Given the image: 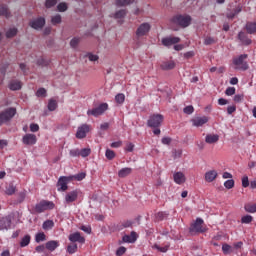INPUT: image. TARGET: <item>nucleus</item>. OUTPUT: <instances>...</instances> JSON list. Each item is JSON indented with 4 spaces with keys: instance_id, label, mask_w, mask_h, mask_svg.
Returning a JSON list of instances; mask_svg holds the SVG:
<instances>
[{
    "instance_id": "nucleus-1",
    "label": "nucleus",
    "mask_w": 256,
    "mask_h": 256,
    "mask_svg": "<svg viewBox=\"0 0 256 256\" xmlns=\"http://www.w3.org/2000/svg\"><path fill=\"white\" fill-rule=\"evenodd\" d=\"M164 117L161 114H153L149 117L147 121L148 127L153 130L154 135H161V123H163Z\"/></svg>"
},
{
    "instance_id": "nucleus-2",
    "label": "nucleus",
    "mask_w": 256,
    "mask_h": 256,
    "mask_svg": "<svg viewBox=\"0 0 256 256\" xmlns=\"http://www.w3.org/2000/svg\"><path fill=\"white\" fill-rule=\"evenodd\" d=\"M247 54H242L240 56H236L232 59V65H234V69L239 71H247L249 69V64L247 63Z\"/></svg>"
},
{
    "instance_id": "nucleus-3",
    "label": "nucleus",
    "mask_w": 256,
    "mask_h": 256,
    "mask_svg": "<svg viewBox=\"0 0 256 256\" xmlns=\"http://www.w3.org/2000/svg\"><path fill=\"white\" fill-rule=\"evenodd\" d=\"M51 209H55V204L47 200L40 201L34 207L35 213H45V211H49Z\"/></svg>"
},
{
    "instance_id": "nucleus-4",
    "label": "nucleus",
    "mask_w": 256,
    "mask_h": 256,
    "mask_svg": "<svg viewBox=\"0 0 256 256\" xmlns=\"http://www.w3.org/2000/svg\"><path fill=\"white\" fill-rule=\"evenodd\" d=\"M150 31H151V23L143 22L136 29V32H135L136 39H142V37H147Z\"/></svg>"
},
{
    "instance_id": "nucleus-5",
    "label": "nucleus",
    "mask_w": 256,
    "mask_h": 256,
    "mask_svg": "<svg viewBox=\"0 0 256 256\" xmlns=\"http://www.w3.org/2000/svg\"><path fill=\"white\" fill-rule=\"evenodd\" d=\"M202 218H197L196 221L190 226V233H206L207 226H204Z\"/></svg>"
},
{
    "instance_id": "nucleus-6",
    "label": "nucleus",
    "mask_w": 256,
    "mask_h": 256,
    "mask_svg": "<svg viewBox=\"0 0 256 256\" xmlns=\"http://www.w3.org/2000/svg\"><path fill=\"white\" fill-rule=\"evenodd\" d=\"M17 114V109L15 108H7L6 110L0 113V126L3 123H7V121H11L13 117Z\"/></svg>"
},
{
    "instance_id": "nucleus-7",
    "label": "nucleus",
    "mask_w": 256,
    "mask_h": 256,
    "mask_svg": "<svg viewBox=\"0 0 256 256\" xmlns=\"http://www.w3.org/2000/svg\"><path fill=\"white\" fill-rule=\"evenodd\" d=\"M71 181H73V177L70 176H61L58 179V182L56 184L57 186V191L59 192H65L67 191V189H69V183H71Z\"/></svg>"
},
{
    "instance_id": "nucleus-8",
    "label": "nucleus",
    "mask_w": 256,
    "mask_h": 256,
    "mask_svg": "<svg viewBox=\"0 0 256 256\" xmlns=\"http://www.w3.org/2000/svg\"><path fill=\"white\" fill-rule=\"evenodd\" d=\"M173 23L180 25V27H189L191 25V16L176 15L173 17Z\"/></svg>"
},
{
    "instance_id": "nucleus-9",
    "label": "nucleus",
    "mask_w": 256,
    "mask_h": 256,
    "mask_svg": "<svg viewBox=\"0 0 256 256\" xmlns=\"http://www.w3.org/2000/svg\"><path fill=\"white\" fill-rule=\"evenodd\" d=\"M109 109V104L108 103H102L98 107L88 110L87 115H92L93 117H99V115H103L104 112Z\"/></svg>"
},
{
    "instance_id": "nucleus-10",
    "label": "nucleus",
    "mask_w": 256,
    "mask_h": 256,
    "mask_svg": "<svg viewBox=\"0 0 256 256\" xmlns=\"http://www.w3.org/2000/svg\"><path fill=\"white\" fill-rule=\"evenodd\" d=\"M45 18L44 17H38L29 22V26L32 29H35L36 31H41L45 27Z\"/></svg>"
},
{
    "instance_id": "nucleus-11",
    "label": "nucleus",
    "mask_w": 256,
    "mask_h": 256,
    "mask_svg": "<svg viewBox=\"0 0 256 256\" xmlns=\"http://www.w3.org/2000/svg\"><path fill=\"white\" fill-rule=\"evenodd\" d=\"M91 131V126L89 124H82L78 127L76 132V139H85L87 137V133Z\"/></svg>"
},
{
    "instance_id": "nucleus-12",
    "label": "nucleus",
    "mask_w": 256,
    "mask_h": 256,
    "mask_svg": "<svg viewBox=\"0 0 256 256\" xmlns=\"http://www.w3.org/2000/svg\"><path fill=\"white\" fill-rule=\"evenodd\" d=\"M79 197V190H72L68 193H66L64 197V201L67 205H71V203H75Z\"/></svg>"
},
{
    "instance_id": "nucleus-13",
    "label": "nucleus",
    "mask_w": 256,
    "mask_h": 256,
    "mask_svg": "<svg viewBox=\"0 0 256 256\" xmlns=\"http://www.w3.org/2000/svg\"><path fill=\"white\" fill-rule=\"evenodd\" d=\"M181 42V38L179 37H165L162 38V45H164V47H171V45H177V43Z\"/></svg>"
},
{
    "instance_id": "nucleus-14",
    "label": "nucleus",
    "mask_w": 256,
    "mask_h": 256,
    "mask_svg": "<svg viewBox=\"0 0 256 256\" xmlns=\"http://www.w3.org/2000/svg\"><path fill=\"white\" fill-rule=\"evenodd\" d=\"M208 122H209V118L207 116L195 117L191 120L193 127H203V125H205V123H208Z\"/></svg>"
},
{
    "instance_id": "nucleus-15",
    "label": "nucleus",
    "mask_w": 256,
    "mask_h": 256,
    "mask_svg": "<svg viewBox=\"0 0 256 256\" xmlns=\"http://www.w3.org/2000/svg\"><path fill=\"white\" fill-rule=\"evenodd\" d=\"M24 145H35L37 143V136L35 134H25L22 138Z\"/></svg>"
},
{
    "instance_id": "nucleus-16",
    "label": "nucleus",
    "mask_w": 256,
    "mask_h": 256,
    "mask_svg": "<svg viewBox=\"0 0 256 256\" xmlns=\"http://www.w3.org/2000/svg\"><path fill=\"white\" fill-rule=\"evenodd\" d=\"M219 176V173H217V170H209L205 173L204 179L206 183H213L215 179Z\"/></svg>"
},
{
    "instance_id": "nucleus-17",
    "label": "nucleus",
    "mask_w": 256,
    "mask_h": 256,
    "mask_svg": "<svg viewBox=\"0 0 256 256\" xmlns=\"http://www.w3.org/2000/svg\"><path fill=\"white\" fill-rule=\"evenodd\" d=\"M174 183L176 185H183L187 181V178L185 177V174L183 172H175L173 174Z\"/></svg>"
},
{
    "instance_id": "nucleus-18",
    "label": "nucleus",
    "mask_w": 256,
    "mask_h": 256,
    "mask_svg": "<svg viewBox=\"0 0 256 256\" xmlns=\"http://www.w3.org/2000/svg\"><path fill=\"white\" fill-rule=\"evenodd\" d=\"M69 241L72 243H85V237L81 236V233L76 232L69 235Z\"/></svg>"
},
{
    "instance_id": "nucleus-19",
    "label": "nucleus",
    "mask_w": 256,
    "mask_h": 256,
    "mask_svg": "<svg viewBox=\"0 0 256 256\" xmlns=\"http://www.w3.org/2000/svg\"><path fill=\"white\" fill-rule=\"evenodd\" d=\"M122 240L123 243H135V241H137V233L132 231L130 235H124Z\"/></svg>"
},
{
    "instance_id": "nucleus-20",
    "label": "nucleus",
    "mask_w": 256,
    "mask_h": 256,
    "mask_svg": "<svg viewBox=\"0 0 256 256\" xmlns=\"http://www.w3.org/2000/svg\"><path fill=\"white\" fill-rule=\"evenodd\" d=\"M4 229H11V218H2L0 220V231H4Z\"/></svg>"
},
{
    "instance_id": "nucleus-21",
    "label": "nucleus",
    "mask_w": 256,
    "mask_h": 256,
    "mask_svg": "<svg viewBox=\"0 0 256 256\" xmlns=\"http://www.w3.org/2000/svg\"><path fill=\"white\" fill-rule=\"evenodd\" d=\"M160 67H161V69H163V71H171V69H175V61H173V60L164 61V62H162Z\"/></svg>"
},
{
    "instance_id": "nucleus-22",
    "label": "nucleus",
    "mask_w": 256,
    "mask_h": 256,
    "mask_svg": "<svg viewBox=\"0 0 256 256\" xmlns=\"http://www.w3.org/2000/svg\"><path fill=\"white\" fill-rule=\"evenodd\" d=\"M131 173H133V168H122L120 171H118V177H120V179H125V177H129Z\"/></svg>"
},
{
    "instance_id": "nucleus-23",
    "label": "nucleus",
    "mask_w": 256,
    "mask_h": 256,
    "mask_svg": "<svg viewBox=\"0 0 256 256\" xmlns=\"http://www.w3.org/2000/svg\"><path fill=\"white\" fill-rule=\"evenodd\" d=\"M238 39L241 41L242 45H251V39H249L245 32H239Z\"/></svg>"
},
{
    "instance_id": "nucleus-24",
    "label": "nucleus",
    "mask_w": 256,
    "mask_h": 256,
    "mask_svg": "<svg viewBox=\"0 0 256 256\" xmlns=\"http://www.w3.org/2000/svg\"><path fill=\"white\" fill-rule=\"evenodd\" d=\"M219 141V135L217 134H207L205 138V142L209 145H213V143H217Z\"/></svg>"
},
{
    "instance_id": "nucleus-25",
    "label": "nucleus",
    "mask_w": 256,
    "mask_h": 256,
    "mask_svg": "<svg viewBox=\"0 0 256 256\" xmlns=\"http://www.w3.org/2000/svg\"><path fill=\"white\" fill-rule=\"evenodd\" d=\"M45 247L48 251H55V249H57V247H59V241H57V240L48 241L45 244Z\"/></svg>"
},
{
    "instance_id": "nucleus-26",
    "label": "nucleus",
    "mask_w": 256,
    "mask_h": 256,
    "mask_svg": "<svg viewBox=\"0 0 256 256\" xmlns=\"http://www.w3.org/2000/svg\"><path fill=\"white\" fill-rule=\"evenodd\" d=\"M22 84L19 80H12L9 84V89L11 91H19L21 90Z\"/></svg>"
},
{
    "instance_id": "nucleus-27",
    "label": "nucleus",
    "mask_w": 256,
    "mask_h": 256,
    "mask_svg": "<svg viewBox=\"0 0 256 256\" xmlns=\"http://www.w3.org/2000/svg\"><path fill=\"white\" fill-rule=\"evenodd\" d=\"M245 29L249 35H253L256 33V22H247Z\"/></svg>"
},
{
    "instance_id": "nucleus-28",
    "label": "nucleus",
    "mask_w": 256,
    "mask_h": 256,
    "mask_svg": "<svg viewBox=\"0 0 256 256\" xmlns=\"http://www.w3.org/2000/svg\"><path fill=\"white\" fill-rule=\"evenodd\" d=\"M242 11L241 6L236 7L234 10L228 12L226 14V17L228 19H235L236 15H239V13Z\"/></svg>"
},
{
    "instance_id": "nucleus-29",
    "label": "nucleus",
    "mask_w": 256,
    "mask_h": 256,
    "mask_svg": "<svg viewBox=\"0 0 256 256\" xmlns=\"http://www.w3.org/2000/svg\"><path fill=\"white\" fill-rule=\"evenodd\" d=\"M0 16L6 17L7 19L11 17V12H9V8H7V5H0Z\"/></svg>"
},
{
    "instance_id": "nucleus-30",
    "label": "nucleus",
    "mask_w": 256,
    "mask_h": 256,
    "mask_svg": "<svg viewBox=\"0 0 256 256\" xmlns=\"http://www.w3.org/2000/svg\"><path fill=\"white\" fill-rule=\"evenodd\" d=\"M246 213H256V203H247L244 205Z\"/></svg>"
},
{
    "instance_id": "nucleus-31",
    "label": "nucleus",
    "mask_w": 256,
    "mask_h": 256,
    "mask_svg": "<svg viewBox=\"0 0 256 256\" xmlns=\"http://www.w3.org/2000/svg\"><path fill=\"white\" fill-rule=\"evenodd\" d=\"M115 3L117 7H127V5L135 3V0H116Z\"/></svg>"
},
{
    "instance_id": "nucleus-32",
    "label": "nucleus",
    "mask_w": 256,
    "mask_h": 256,
    "mask_svg": "<svg viewBox=\"0 0 256 256\" xmlns=\"http://www.w3.org/2000/svg\"><path fill=\"white\" fill-rule=\"evenodd\" d=\"M31 243V235H25L20 241V247H27Z\"/></svg>"
},
{
    "instance_id": "nucleus-33",
    "label": "nucleus",
    "mask_w": 256,
    "mask_h": 256,
    "mask_svg": "<svg viewBox=\"0 0 256 256\" xmlns=\"http://www.w3.org/2000/svg\"><path fill=\"white\" fill-rule=\"evenodd\" d=\"M42 227L45 231H49V229H51L52 227H55V222H53V220H46L43 223Z\"/></svg>"
},
{
    "instance_id": "nucleus-34",
    "label": "nucleus",
    "mask_w": 256,
    "mask_h": 256,
    "mask_svg": "<svg viewBox=\"0 0 256 256\" xmlns=\"http://www.w3.org/2000/svg\"><path fill=\"white\" fill-rule=\"evenodd\" d=\"M18 33L17 28H10L7 32H6V37L7 39H13V37H15Z\"/></svg>"
},
{
    "instance_id": "nucleus-35",
    "label": "nucleus",
    "mask_w": 256,
    "mask_h": 256,
    "mask_svg": "<svg viewBox=\"0 0 256 256\" xmlns=\"http://www.w3.org/2000/svg\"><path fill=\"white\" fill-rule=\"evenodd\" d=\"M115 101L118 105H123L125 103V94L119 93L115 96Z\"/></svg>"
},
{
    "instance_id": "nucleus-36",
    "label": "nucleus",
    "mask_w": 256,
    "mask_h": 256,
    "mask_svg": "<svg viewBox=\"0 0 256 256\" xmlns=\"http://www.w3.org/2000/svg\"><path fill=\"white\" fill-rule=\"evenodd\" d=\"M46 239H47V236L43 232L37 233L35 236L36 243H41V241H45Z\"/></svg>"
},
{
    "instance_id": "nucleus-37",
    "label": "nucleus",
    "mask_w": 256,
    "mask_h": 256,
    "mask_svg": "<svg viewBox=\"0 0 256 256\" xmlns=\"http://www.w3.org/2000/svg\"><path fill=\"white\" fill-rule=\"evenodd\" d=\"M127 15V10L121 9L114 14L115 19H123Z\"/></svg>"
},
{
    "instance_id": "nucleus-38",
    "label": "nucleus",
    "mask_w": 256,
    "mask_h": 256,
    "mask_svg": "<svg viewBox=\"0 0 256 256\" xmlns=\"http://www.w3.org/2000/svg\"><path fill=\"white\" fill-rule=\"evenodd\" d=\"M55 109H57V100L50 99L48 102V110L55 111Z\"/></svg>"
},
{
    "instance_id": "nucleus-39",
    "label": "nucleus",
    "mask_w": 256,
    "mask_h": 256,
    "mask_svg": "<svg viewBox=\"0 0 256 256\" xmlns=\"http://www.w3.org/2000/svg\"><path fill=\"white\" fill-rule=\"evenodd\" d=\"M105 157L109 161H113V159H115V151H113L111 149H107L106 152H105Z\"/></svg>"
},
{
    "instance_id": "nucleus-40",
    "label": "nucleus",
    "mask_w": 256,
    "mask_h": 256,
    "mask_svg": "<svg viewBox=\"0 0 256 256\" xmlns=\"http://www.w3.org/2000/svg\"><path fill=\"white\" fill-rule=\"evenodd\" d=\"M72 177V180L75 179L76 181H83V179H85V177H87V174L85 172H81V173H78L74 176H70Z\"/></svg>"
},
{
    "instance_id": "nucleus-41",
    "label": "nucleus",
    "mask_w": 256,
    "mask_h": 256,
    "mask_svg": "<svg viewBox=\"0 0 256 256\" xmlns=\"http://www.w3.org/2000/svg\"><path fill=\"white\" fill-rule=\"evenodd\" d=\"M253 221V216L251 215H245L241 218V223H244L245 225H249Z\"/></svg>"
},
{
    "instance_id": "nucleus-42",
    "label": "nucleus",
    "mask_w": 256,
    "mask_h": 256,
    "mask_svg": "<svg viewBox=\"0 0 256 256\" xmlns=\"http://www.w3.org/2000/svg\"><path fill=\"white\" fill-rule=\"evenodd\" d=\"M77 248V244L68 245L67 253H69V255H73L74 253H77Z\"/></svg>"
},
{
    "instance_id": "nucleus-43",
    "label": "nucleus",
    "mask_w": 256,
    "mask_h": 256,
    "mask_svg": "<svg viewBox=\"0 0 256 256\" xmlns=\"http://www.w3.org/2000/svg\"><path fill=\"white\" fill-rule=\"evenodd\" d=\"M224 187L226 189H233L235 187V180L230 179L224 182Z\"/></svg>"
},
{
    "instance_id": "nucleus-44",
    "label": "nucleus",
    "mask_w": 256,
    "mask_h": 256,
    "mask_svg": "<svg viewBox=\"0 0 256 256\" xmlns=\"http://www.w3.org/2000/svg\"><path fill=\"white\" fill-rule=\"evenodd\" d=\"M57 9L60 13H65V11H67L68 9L67 3L61 2L60 4H58Z\"/></svg>"
},
{
    "instance_id": "nucleus-45",
    "label": "nucleus",
    "mask_w": 256,
    "mask_h": 256,
    "mask_svg": "<svg viewBox=\"0 0 256 256\" xmlns=\"http://www.w3.org/2000/svg\"><path fill=\"white\" fill-rule=\"evenodd\" d=\"M15 191H17L15 186L9 185L8 187H6L5 193H6V195H15Z\"/></svg>"
},
{
    "instance_id": "nucleus-46",
    "label": "nucleus",
    "mask_w": 256,
    "mask_h": 256,
    "mask_svg": "<svg viewBox=\"0 0 256 256\" xmlns=\"http://www.w3.org/2000/svg\"><path fill=\"white\" fill-rule=\"evenodd\" d=\"M222 251H223V253H224V255H229V254H231V245H229V244H223L222 245Z\"/></svg>"
},
{
    "instance_id": "nucleus-47",
    "label": "nucleus",
    "mask_w": 256,
    "mask_h": 256,
    "mask_svg": "<svg viewBox=\"0 0 256 256\" xmlns=\"http://www.w3.org/2000/svg\"><path fill=\"white\" fill-rule=\"evenodd\" d=\"M37 97H47V90L45 88H39L36 92Z\"/></svg>"
},
{
    "instance_id": "nucleus-48",
    "label": "nucleus",
    "mask_w": 256,
    "mask_h": 256,
    "mask_svg": "<svg viewBox=\"0 0 256 256\" xmlns=\"http://www.w3.org/2000/svg\"><path fill=\"white\" fill-rule=\"evenodd\" d=\"M89 155H91V150L89 148L80 150V157H89Z\"/></svg>"
},
{
    "instance_id": "nucleus-49",
    "label": "nucleus",
    "mask_w": 256,
    "mask_h": 256,
    "mask_svg": "<svg viewBox=\"0 0 256 256\" xmlns=\"http://www.w3.org/2000/svg\"><path fill=\"white\" fill-rule=\"evenodd\" d=\"M52 25H59L61 23V15L57 14L51 19Z\"/></svg>"
},
{
    "instance_id": "nucleus-50",
    "label": "nucleus",
    "mask_w": 256,
    "mask_h": 256,
    "mask_svg": "<svg viewBox=\"0 0 256 256\" xmlns=\"http://www.w3.org/2000/svg\"><path fill=\"white\" fill-rule=\"evenodd\" d=\"M57 5V0H46L45 7L47 9H51V7H55Z\"/></svg>"
},
{
    "instance_id": "nucleus-51",
    "label": "nucleus",
    "mask_w": 256,
    "mask_h": 256,
    "mask_svg": "<svg viewBox=\"0 0 256 256\" xmlns=\"http://www.w3.org/2000/svg\"><path fill=\"white\" fill-rule=\"evenodd\" d=\"M129 227H133V221L126 220V221L122 222L121 229H127Z\"/></svg>"
},
{
    "instance_id": "nucleus-52",
    "label": "nucleus",
    "mask_w": 256,
    "mask_h": 256,
    "mask_svg": "<svg viewBox=\"0 0 256 256\" xmlns=\"http://www.w3.org/2000/svg\"><path fill=\"white\" fill-rule=\"evenodd\" d=\"M184 113L186 115H192V113L195 111V108H193V106H186L184 109H183Z\"/></svg>"
},
{
    "instance_id": "nucleus-53",
    "label": "nucleus",
    "mask_w": 256,
    "mask_h": 256,
    "mask_svg": "<svg viewBox=\"0 0 256 256\" xmlns=\"http://www.w3.org/2000/svg\"><path fill=\"white\" fill-rule=\"evenodd\" d=\"M156 219L158 221H163V219H167V213H165V212H158L156 214Z\"/></svg>"
},
{
    "instance_id": "nucleus-54",
    "label": "nucleus",
    "mask_w": 256,
    "mask_h": 256,
    "mask_svg": "<svg viewBox=\"0 0 256 256\" xmlns=\"http://www.w3.org/2000/svg\"><path fill=\"white\" fill-rule=\"evenodd\" d=\"M154 247H155V249H157L161 253H167V251H169V246L161 247V246L155 244Z\"/></svg>"
},
{
    "instance_id": "nucleus-55",
    "label": "nucleus",
    "mask_w": 256,
    "mask_h": 256,
    "mask_svg": "<svg viewBox=\"0 0 256 256\" xmlns=\"http://www.w3.org/2000/svg\"><path fill=\"white\" fill-rule=\"evenodd\" d=\"M126 251H127V248H125L124 246H121V247H119V248L117 249L116 255H117V256L125 255Z\"/></svg>"
},
{
    "instance_id": "nucleus-56",
    "label": "nucleus",
    "mask_w": 256,
    "mask_h": 256,
    "mask_svg": "<svg viewBox=\"0 0 256 256\" xmlns=\"http://www.w3.org/2000/svg\"><path fill=\"white\" fill-rule=\"evenodd\" d=\"M70 157H80V150L79 149H72L69 152Z\"/></svg>"
},
{
    "instance_id": "nucleus-57",
    "label": "nucleus",
    "mask_w": 256,
    "mask_h": 256,
    "mask_svg": "<svg viewBox=\"0 0 256 256\" xmlns=\"http://www.w3.org/2000/svg\"><path fill=\"white\" fill-rule=\"evenodd\" d=\"M215 43V38L213 37H206L204 40L205 45H213Z\"/></svg>"
},
{
    "instance_id": "nucleus-58",
    "label": "nucleus",
    "mask_w": 256,
    "mask_h": 256,
    "mask_svg": "<svg viewBox=\"0 0 256 256\" xmlns=\"http://www.w3.org/2000/svg\"><path fill=\"white\" fill-rule=\"evenodd\" d=\"M121 145H123L122 141H117V142H112L110 144V147H112V149H119V147H121Z\"/></svg>"
},
{
    "instance_id": "nucleus-59",
    "label": "nucleus",
    "mask_w": 256,
    "mask_h": 256,
    "mask_svg": "<svg viewBox=\"0 0 256 256\" xmlns=\"http://www.w3.org/2000/svg\"><path fill=\"white\" fill-rule=\"evenodd\" d=\"M226 95L231 97V95H235V87H228L225 91Z\"/></svg>"
},
{
    "instance_id": "nucleus-60",
    "label": "nucleus",
    "mask_w": 256,
    "mask_h": 256,
    "mask_svg": "<svg viewBox=\"0 0 256 256\" xmlns=\"http://www.w3.org/2000/svg\"><path fill=\"white\" fill-rule=\"evenodd\" d=\"M245 96H243V94H236L234 96V101L235 103H241V101H243Z\"/></svg>"
},
{
    "instance_id": "nucleus-61",
    "label": "nucleus",
    "mask_w": 256,
    "mask_h": 256,
    "mask_svg": "<svg viewBox=\"0 0 256 256\" xmlns=\"http://www.w3.org/2000/svg\"><path fill=\"white\" fill-rule=\"evenodd\" d=\"M242 187H244V188L249 187V177L244 176V177L242 178Z\"/></svg>"
},
{
    "instance_id": "nucleus-62",
    "label": "nucleus",
    "mask_w": 256,
    "mask_h": 256,
    "mask_svg": "<svg viewBox=\"0 0 256 256\" xmlns=\"http://www.w3.org/2000/svg\"><path fill=\"white\" fill-rule=\"evenodd\" d=\"M87 57H88L89 61H99V56H97V55H95V54L89 53V54L87 55Z\"/></svg>"
},
{
    "instance_id": "nucleus-63",
    "label": "nucleus",
    "mask_w": 256,
    "mask_h": 256,
    "mask_svg": "<svg viewBox=\"0 0 256 256\" xmlns=\"http://www.w3.org/2000/svg\"><path fill=\"white\" fill-rule=\"evenodd\" d=\"M70 45H71V47H73V48L77 47V45H79V38H73V39L70 41Z\"/></svg>"
},
{
    "instance_id": "nucleus-64",
    "label": "nucleus",
    "mask_w": 256,
    "mask_h": 256,
    "mask_svg": "<svg viewBox=\"0 0 256 256\" xmlns=\"http://www.w3.org/2000/svg\"><path fill=\"white\" fill-rule=\"evenodd\" d=\"M30 131H32V133H37V131H39V126L37 124H31Z\"/></svg>"
}]
</instances>
